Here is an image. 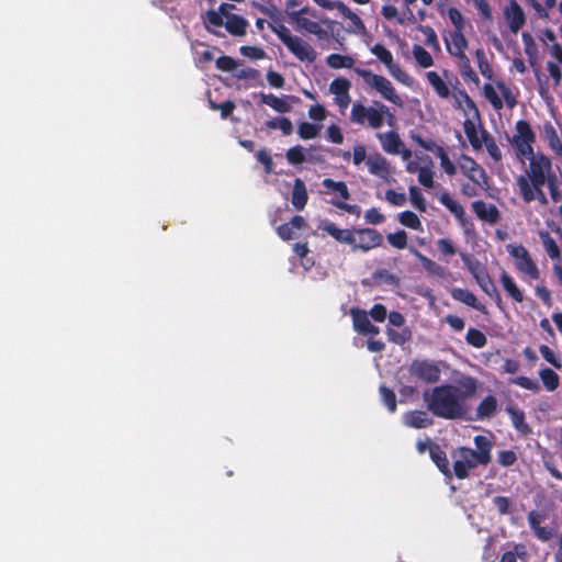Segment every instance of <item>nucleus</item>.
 I'll return each mask as SVG.
<instances>
[{
  "mask_svg": "<svg viewBox=\"0 0 562 562\" xmlns=\"http://www.w3.org/2000/svg\"><path fill=\"white\" fill-rule=\"evenodd\" d=\"M465 341L470 346L480 349L486 345L487 338L481 330L471 327L467 331Z\"/></svg>",
  "mask_w": 562,
  "mask_h": 562,
  "instance_id": "nucleus-43",
  "label": "nucleus"
},
{
  "mask_svg": "<svg viewBox=\"0 0 562 562\" xmlns=\"http://www.w3.org/2000/svg\"><path fill=\"white\" fill-rule=\"evenodd\" d=\"M427 79L440 98L446 99L450 95V90L447 83L440 78V76L436 71H428Z\"/></svg>",
  "mask_w": 562,
  "mask_h": 562,
  "instance_id": "nucleus-37",
  "label": "nucleus"
},
{
  "mask_svg": "<svg viewBox=\"0 0 562 562\" xmlns=\"http://www.w3.org/2000/svg\"><path fill=\"white\" fill-rule=\"evenodd\" d=\"M475 382L471 380L468 391H462L454 384L446 383L426 390L423 400L427 409L436 417L457 420L463 419L468 413L467 398L475 392Z\"/></svg>",
  "mask_w": 562,
  "mask_h": 562,
  "instance_id": "nucleus-1",
  "label": "nucleus"
},
{
  "mask_svg": "<svg viewBox=\"0 0 562 562\" xmlns=\"http://www.w3.org/2000/svg\"><path fill=\"white\" fill-rule=\"evenodd\" d=\"M286 160L293 166L303 164L306 160L304 148L301 145L293 146L286 150Z\"/></svg>",
  "mask_w": 562,
  "mask_h": 562,
  "instance_id": "nucleus-49",
  "label": "nucleus"
},
{
  "mask_svg": "<svg viewBox=\"0 0 562 562\" xmlns=\"http://www.w3.org/2000/svg\"><path fill=\"white\" fill-rule=\"evenodd\" d=\"M475 58H476L477 67L480 69V72L482 74V76L487 79H491L493 76V70L491 68L490 63L487 61L484 50L481 48H477L475 50Z\"/></svg>",
  "mask_w": 562,
  "mask_h": 562,
  "instance_id": "nucleus-51",
  "label": "nucleus"
},
{
  "mask_svg": "<svg viewBox=\"0 0 562 562\" xmlns=\"http://www.w3.org/2000/svg\"><path fill=\"white\" fill-rule=\"evenodd\" d=\"M260 103L272 108L279 113H289L292 110V105L289 101L299 102L300 99L294 95H284L279 98L272 93H260Z\"/></svg>",
  "mask_w": 562,
  "mask_h": 562,
  "instance_id": "nucleus-14",
  "label": "nucleus"
},
{
  "mask_svg": "<svg viewBox=\"0 0 562 562\" xmlns=\"http://www.w3.org/2000/svg\"><path fill=\"white\" fill-rule=\"evenodd\" d=\"M510 383L533 392H538L540 390L538 381L524 375L512 379Z\"/></svg>",
  "mask_w": 562,
  "mask_h": 562,
  "instance_id": "nucleus-59",
  "label": "nucleus"
},
{
  "mask_svg": "<svg viewBox=\"0 0 562 562\" xmlns=\"http://www.w3.org/2000/svg\"><path fill=\"white\" fill-rule=\"evenodd\" d=\"M226 31L233 36H244L247 32L248 21L238 14H231L224 22Z\"/></svg>",
  "mask_w": 562,
  "mask_h": 562,
  "instance_id": "nucleus-27",
  "label": "nucleus"
},
{
  "mask_svg": "<svg viewBox=\"0 0 562 562\" xmlns=\"http://www.w3.org/2000/svg\"><path fill=\"white\" fill-rule=\"evenodd\" d=\"M544 132L548 137L551 149H553L557 153L562 151V143L557 134L555 128L551 123H547L544 125Z\"/></svg>",
  "mask_w": 562,
  "mask_h": 562,
  "instance_id": "nucleus-54",
  "label": "nucleus"
},
{
  "mask_svg": "<svg viewBox=\"0 0 562 562\" xmlns=\"http://www.w3.org/2000/svg\"><path fill=\"white\" fill-rule=\"evenodd\" d=\"M266 126L271 130H280L283 135H290L293 132V124L291 120L285 116L271 119L266 122Z\"/></svg>",
  "mask_w": 562,
  "mask_h": 562,
  "instance_id": "nucleus-41",
  "label": "nucleus"
},
{
  "mask_svg": "<svg viewBox=\"0 0 562 562\" xmlns=\"http://www.w3.org/2000/svg\"><path fill=\"white\" fill-rule=\"evenodd\" d=\"M304 12V9L301 10V11H293V12H290L289 13V16L292 21H295L297 26L300 29H303L305 31H307L308 33L311 34H314V35H319L322 33V27L321 25L315 22V21H312L307 18H303L301 16L300 14Z\"/></svg>",
  "mask_w": 562,
  "mask_h": 562,
  "instance_id": "nucleus-28",
  "label": "nucleus"
},
{
  "mask_svg": "<svg viewBox=\"0 0 562 562\" xmlns=\"http://www.w3.org/2000/svg\"><path fill=\"white\" fill-rule=\"evenodd\" d=\"M480 285V288L488 295L493 296V294H496V285L488 274L486 269H480V273L475 274L474 278Z\"/></svg>",
  "mask_w": 562,
  "mask_h": 562,
  "instance_id": "nucleus-36",
  "label": "nucleus"
},
{
  "mask_svg": "<svg viewBox=\"0 0 562 562\" xmlns=\"http://www.w3.org/2000/svg\"><path fill=\"white\" fill-rule=\"evenodd\" d=\"M517 186L519 188V194L526 203H530L533 200H538L542 204L548 202L547 196L542 190L543 186L528 184L527 180L525 179L517 181Z\"/></svg>",
  "mask_w": 562,
  "mask_h": 562,
  "instance_id": "nucleus-16",
  "label": "nucleus"
},
{
  "mask_svg": "<svg viewBox=\"0 0 562 562\" xmlns=\"http://www.w3.org/2000/svg\"><path fill=\"white\" fill-rule=\"evenodd\" d=\"M322 184L327 191L339 194L344 201L350 199L348 187L344 181H335L330 178H326L323 180Z\"/></svg>",
  "mask_w": 562,
  "mask_h": 562,
  "instance_id": "nucleus-34",
  "label": "nucleus"
},
{
  "mask_svg": "<svg viewBox=\"0 0 562 562\" xmlns=\"http://www.w3.org/2000/svg\"><path fill=\"white\" fill-rule=\"evenodd\" d=\"M468 40L463 32H453L450 42L447 41V50L450 55L460 58L465 56Z\"/></svg>",
  "mask_w": 562,
  "mask_h": 562,
  "instance_id": "nucleus-25",
  "label": "nucleus"
},
{
  "mask_svg": "<svg viewBox=\"0 0 562 562\" xmlns=\"http://www.w3.org/2000/svg\"><path fill=\"white\" fill-rule=\"evenodd\" d=\"M504 18L513 33H517L526 23L524 10L515 0H510L509 4L505 7Z\"/></svg>",
  "mask_w": 562,
  "mask_h": 562,
  "instance_id": "nucleus-13",
  "label": "nucleus"
},
{
  "mask_svg": "<svg viewBox=\"0 0 562 562\" xmlns=\"http://www.w3.org/2000/svg\"><path fill=\"white\" fill-rule=\"evenodd\" d=\"M536 142V134L531 128V125L526 120H519L516 122V133L510 139V144L515 149L516 158L520 162H525L528 157L535 155L532 145Z\"/></svg>",
  "mask_w": 562,
  "mask_h": 562,
  "instance_id": "nucleus-5",
  "label": "nucleus"
},
{
  "mask_svg": "<svg viewBox=\"0 0 562 562\" xmlns=\"http://www.w3.org/2000/svg\"><path fill=\"white\" fill-rule=\"evenodd\" d=\"M355 72L360 76L367 85L375 89L385 100L396 105H402V99L387 78L362 68H355Z\"/></svg>",
  "mask_w": 562,
  "mask_h": 562,
  "instance_id": "nucleus-7",
  "label": "nucleus"
},
{
  "mask_svg": "<svg viewBox=\"0 0 562 562\" xmlns=\"http://www.w3.org/2000/svg\"><path fill=\"white\" fill-rule=\"evenodd\" d=\"M540 379L544 385V387L549 392H553L559 387L560 378L557 372H554L550 368H544L539 372Z\"/></svg>",
  "mask_w": 562,
  "mask_h": 562,
  "instance_id": "nucleus-38",
  "label": "nucleus"
},
{
  "mask_svg": "<svg viewBox=\"0 0 562 562\" xmlns=\"http://www.w3.org/2000/svg\"><path fill=\"white\" fill-rule=\"evenodd\" d=\"M378 137L384 151L392 155L400 154L403 142L396 132L380 133Z\"/></svg>",
  "mask_w": 562,
  "mask_h": 562,
  "instance_id": "nucleus-23",
  "label": "nucleus"
},
{
  "mask_svg": "<svg viewBox=\"0 0 562 562\" xmlns=\"http://www.w3.org/2000/svg\"><path fill=\"white\" fill-rule=\"evenodd\" d=\"M389 72L393 78L403 85L409 86L412 82L411 76L405 72L397 63H393L391 68H387Z\"/></svg>",
  "mask_w": 562,
  "mask_h": 562,
  "instance_id": "nucleus-60",
  "label": "nucleus"
},
{
  "mask_svg": "<svg viewBox=\"0 0 562 562\" xmlns=\"http://www.w3.org/2000/svg\"><path fill=\"white\" fill-rule=\"evenodd\" d=\"M439 202L457 218L461 225H465L468 217L464 207L454 200L449 192L438 194Z\"/></svg>",
  "mask_w": 562,
  "mask_h": 562,
  "instance_id": "nucleus-18",
  "label": "nucleus"
},
{
  "mask_svg": "<svg viewBox=\"0 0 562 562\" xmlns=\"http://www.w3.org/2000/svg\"><path fill=\"white\" fill-rule=\"evenodd\" d=\"M412 140L414 143H416L418 146H420L422 148H424L425 150H428V151H431L432 154H435L437 156V153H439V150H442L443 147L440 146V145H437L432 139H425L423 138L420 135H415L413 134L411 136Z\"/></svg>",
  "mask_w": 562,
  "mask_h": 562,
  "instance_id": "nucleus-57",
  "label": "nucleus"
},
{
  "mask_svg": "<svg viewBox=\"0 0 562 562\" xmlns=\"http://www.w3.org/2000/svg\"><path fill=\"white\" fill-rule=\"evenodd\" d=\"M321 128V125L302 122L299 124L297 134L302 139H312L319 134Z\"/></svg>",
  "mask_w": 562,
  "mask_h": 562,
  "instance_id": "nucleus-48",
  "label": "nucleus"
},
{
  "mask_svg": "<svg viewBox=\"0 0 562 562\" xmlns=\"http://www.w3.org/2000/svg\"><path fill=\"white\" fill-rule=\"evenodd\" d=\"M413 55L418 65L423 68H428L434 65L432 56L420 45H414Z\"/></svg>",
  "mask_w": 562,
  "mask_h": 562,
  "instance_id": "nucleus-47",
  "label": "nucleus"
},
{
  "mask_svg": "<svg viewBox=\"0 0 562 562\" xmlns=\"http://www.w3.org/2000/svg\"><path fill=\"white\" fill-rule=\"evenodd\" d=\"M398 222L411 229L418 231L422 228V222L419 217L412 211H404L398 215Z\"/></svg>",
  "mask_w": 562,
  "mask_h": 562,
  "instance_id": "nucleus-46",
  "label": "nucleus"
},
{
  "mask_svg": "<svg viewBox=\"0 0 562 562\" xmlns=\"http://www.w3.org/2000/svg\"><path fill=\"white\" fill-rule=\"evenodd\" d=\"M527 159L529 160V166L526 169V175L519 176L517 181L525 179L528 184L544 186L550 177L554 176L552 161L544 154L537 153Z\"/></svg>",
  "mask_w": 562,
  "mask_h": 562,
  "instance_id": "nucleus-4",
  "label": "nucleus"
},
{
  "mask_svg": "<svg viewBox=\"0 0 562 562\" xmlns=\"http://www.w3.org/2000/svg\"><path fill=\"white\" fill-rule=\"evenodd\" d=\"M252 5L270 19L269 27L285 45L291 54L301 61L314 63L317 58L315 49L299 36L291 34L290 30L282 23V13L276 4L269 5L260 2H252Z\"/></svg>",
  "mask_w": 562,
  "mask_h": 562,
  "instance_id": "nucleus-2",
  "label": "nucleus"
},
{
  "mask_svg": "<svg viewBox=\"0 0 562 562\" xmlns=\"http://www.w3.org/2000/svg\"><path fill=\"white\" fill-rule=\"evenodd\" d=\"M459 59L461 61L462 76L467 79L477 82L479 77H477L476 72L472 69L469 57L465 55L464 57H460Z\"/></svg>",
  "mask_w": 562,
  "mask_h": 562,
  "instance_id": "nucleus-63",
  "label": "nucleus"
},
{
  "mask_svg": "<svg viewBox=\"0 0 562 562\" xmlns=\"http://www.w3.org/2000/svg\"><path fill=\"white\" fill-rule=\"evenodd\" d=\"M505 411L509 415L512 424L518 432L524 436L531 434V427L526 422V414L522 409L515 405H507Z\"/></svg>",
  "mask_w": 562,
  "mask_h": 562,
  "instance_id": "nucleus-20",
  "label": "nucleus"
},
{
  "mask_svg": "<svg viewBox=\"0 0 562 562\" xmlns=\"http://www.w3.org/2000/svg\"><path fill=\"white\" fill-rule=\"evenodd\" d=\"M539 351L541 356L544 358V360L552 364L554 368H562L561 361L550 347H548L547 345H541Z\"/></svg>",
  "mask_w": 562,
  "mask_h": 562,
  "instance_id": "nucleus-62",
  "label": "nucleus"
},
{
  "mask_svg": "<svg viewBox=\"0 0 562 562\" xmlns=\"http://www.w3.org/2000/svg\"><path fill=\"white\" fill-rule=\"evenodd\" d=\"M501 283L506 291V293L517 303H521L524 301V294L521 290L518 288L514 279L507 273L503 272L501 276Z\"/></svg>",
  "mask_w": 562,
  "mask_h": 562,
  "instance_id": "nucleus-30",
  "label": "nucleus"
},
{
  "mask_svg": "<svg viewBox=\"0 0 562 562\" xmlns=\"http://www.w3.org/2000/svg\"><path fill=\"white\" fill-rule=\"evenodd\" d=\"M350 87L351 83L348 79L339 77L331 81L329 86V91L333 94H335V97L339 94H347V92H349Z\"/></svg>",
  "mask_w": 562,
  "mask_h": 562,
  "instance_id": "nucleus-55",
  "label": "nucleus"
},
{
  "mask_svg": "<svg viewBox=\"0 0 562 562\" xmlns=\"http://www.w3.org/2000/svg\"><path fill=\"white\" fill-rule=\"evenodd\" d=\"M498 407L497 398L490 394L485 396L477 405L476 412H475V419L476 420H484L492 418Z\"/></svg>",
  "mask_w": 562,
  "mask_h": 562,
  "instance_id": "nucleus-21",
  "label": "nucleus"
},
{
  "mask_svg": "<svg viewBox=\"0 0 562 562\" xmlns=\"http://www.w3.org/2000/svg\"><path fill=\"white\" fill-rule=\"evenodd\" d=\"M447 14L450 22L454 26L453 32H463L465 23L462 13L457 8L451 7L447 10Z\"/></svg>",
  "mask_w": 562,
  "mask_h": 562,
  "instance_id": "nucleus-56",
  "label": "nucleus"
},
{
  "mask_svg": "<svg viewBox=\"0 0 562 562\" xmlns=\"http://www.w3.org/2000/svg\"><path fill=\"white\" fill-rule=\"evenodd\" d=\"M459 167L461 172L474 184H477L482 189H486L488 187V176L486 175L485 169L472 157L462 155Z\"/></svg>",
  "mask_w": 562,
  "mask_h": 562,
  "instance_id": "nucleus-10",
  "label": "nucleus"
},
{
  "mask_svg": "<svg viewBox=\"0 0 562 562\" xmlns=\"http://www.w3.org/2000/svg\"><path fill=\"white\" fill-rule=\"evenodd\" d=\"M308 201V193L306 190V186L301 178H296L294 180L292 194H291V203L295 210L302 211Z\"/></svg>",
  "mask_w": 562,
  "mask_h": 562,
  "instance_id": "nucleus-22",
  "label": "nucleus"
},
{
  "mask_svg": "<svg viewBox=\"0 0 562 562\" xmlns=\"http://www.w3.org/2000/svg\"><path fill=\"white\" fill-rule=\"evenodd\" d=\"M209 106L212 110H214V111L220 110L221 111V117L223 120H226L233 113V111L236 108L235 103L232 100H226V101H224L222 103H216L211 98H209Z\"/></svg>",
  "mask_w": 562,
  "mask_h": 562,
  "instance_id": "nucleus-50",
  "label": "nucleus"
},
{
  "mask_svg": "<svg viewBox=\"0 0 562 562\" xmlns=\"http://www.w3.org/2000/svg\"><path fill=\"white\" fill-rule=\"evenodd\" d=\"M506 250L514 258L515 267L520 273L528 276L531 280L540 278V271L525 246L508 244Z\"/></svg>",
  "mask_w": 562,
  "mask_h": 562,
  "instance_id": "nucleus-8",
  "label": "nucleus"
},
{
  "mask_svg": "<svg viewBox=\"0 0 562 562\" xmlns=\"http://www.w3.org/2000/svg\"><path fill=\"white\" fill-rule=\"evenodd\" d=\"M411 373L427 383H436L440 379L439 367L428 360H415L411 366Z\"/></svg>",
  "mask_w": 562,
  "mask_h": 562,
  "instance_id": "nucleus-11",
  "label": "nucleus"
},
{
  "mask_svg": "<svg viewBox=\"0 0 562 562\" xmlns=\"http://www.w3.org/2000/svg\"><path fill=\"white\" fill-rule=\"evenodd\" d=\"M404 423L412 428L422 429L430 427L434 420L424 411H411L404 415Z\"/></svg>",
  "mask_w": 562,
  "mask_h": 562,
  "instance_id": "nucleus-24",
  "label": "nucleus"
},
{
  "mask_svg": "<svg viewBox=\"0 0 562 562\" xmlns=\"http://www.w3.org/2000/svg\"><path fill=\"white\" fill-rule=\"evenodd\" d=\"M370 50L386 68H391V65L395 63L392 53L381 43L374 44Z\"/></svg>",
  "mask_w": 562,
  "mask_h": 562,
  "instance_id": "nucleus-44",
  "label": "nucleus"
},
{
  "mask_svg": "<svg viewBox=\"0 0 562 562\" xmlns=\"http://www.w3.org/2000/svg\"><path fill=\"white\" fill-rule=\"evenodd\" d=\"M386 335L390 341L400 346H403L412 339V330L408 327H404L402 330H395L391 327H387Z\"/></svg>",
  "mask_w": 562,
  "mask_h": 562,
  "instance_id": "nucleus-40",
  "label": "nucleus"
},
{
  "mask_svg": "<svg viewBox=\"0 0 562 562\" xmlns=\"http://www.w3.org/2000/svg\"><path fill=\"white\" fill-rule=\"evenodd\" d=\"M437 157L440 159V165L448 176H454L457 172L456 165L450 160L445 148L437 153Z\"/></svg>",
  "mask_w": 562,
  "mask_h": 562,
  "instance_id": "nucleus-61",
  "label": "nucleus"
},
{
  "mask_svg": "<svg viewBox=\"0 0 562 562\" xmlns=\"http://www.w3.org/2000/svg\"><path fill=\"white\" fill-rule=\"evenodd\" d=\"M539 236H540L543 248L546 249L548 256L552 260H559L561 257L560 248H559L557 241L551 237L549 232H547V231L540 232Z\"/></svg>",
  "mask_w": 562,
  "mask_h": 562,
  "instance_id": "nucleus-32",
  "label": "nucleus"
},
{
  "mask_svg": "<svg viewBox=\"0 0 562 562\" xmlns=\"http://www.w3.org/2000/svg\"><path fill=\"white\" fill-rule=\"evenodd\" d=\"M407 233L400 229L395 233H390L386 236L389 244L396 249H404L407 246Z\"/></svg>",
  "mask_w": 562,
  "mask_h": 562,
  "instance_id": "nucleus-52",
  "label": "nucleus"
},
{
  "mask_svg": "<svg viewBox=\"0 0 562 562\" xmlns=\"http://www.w3.org/2000/svg\"><path fill=\"white\" fill-rule=\"evenodd\" d=\"M412 252L417 257L419 262L422 263L423 268L431 276L436 277H443L445 276V268L437 263L436 261L431 260L430 258L423 255L420 251H418L415 248L411 249Z\"/></svg>",
  "mask_w": 562,
  "mask_h": 562,
  "instance_id": "nucleus-29",
  "label": "nucleus"
},
{
  "mask_svg": "<svg viewBox=\"0 0 562 562\" xmlns=\"http://www.w3.org/2000/svg\"><path fill=\"white\" fill-rule=\"evenodd\" d=\"M521 37L524 42L525 54L528 56L530 65L533 66L538 57L537 44L535 43L532 36L527 32L522 33Z\"/></svg>",
  "mask_w": 562,
  "mask_h": 562,
  "instance_id": "nucleus-42",
  "label": "nucleus"
},
{
  "mask_svg": "<svg viewBox=\"0 0 562 562\" xmlns=\"http://www.w3.org/2000/svg\"><path fill=\"white\" fill-rule=\"evenodd\" d=\"M370 173L380 177V178H387L390 175V167L387 160L381 156L380 154H376L374 156H370L366 161Z\"/></svg>",
  "mask_w": 562,
  "mask_h": 562,
  "instance_id": "nucleus-26",
  "label": "nucleus"
},
{
  "mask_svg": "<svg viewBox=\"0 0 562 562\" xmlns=\"http://www.w3.org/2000/svg\"><path fill=\"white\" fill-rule=\"evenodd\" d=\"M451 296L453 300L459 301V302L481 312L482 314H485V315L488 314L486 306L484 304H482L481 302H479L475 294H473L468 289L454 288L451 290Z\"/></svg>",
  "mask_w": 562,
  "mask_h": 562,
  "instance_id": "nucleus-17",
  "label": "nucleus"
},
{
  "mask_svg": "<svg viewBox=\"0 0 562 562\" xmlns=\"http://www.w3.org/2000/svg\"><path fill=\"white\" fill-rule=\"evenodd\" d=\"M216 68L222 71H234L237 68V61L231 56H221L215 60Z\"/></svg>",
  "mask_w": 562,
  "mask_h": 562,
  "instance_id": "nucleus-64",
  "label": "nucleus"
},
{
  "mask_svg": "<svg viewBox=\"0 0 562 562\" xmlns=\"http://www.w3.org/2000/svg\"><path fill=\"white\" fill-rule=\"evenodd\" d=\"M481 135L483 136L482 145L483 144L485 145V148H486L488 155L495 161H497V162L501 161L503 158L502 151H501L498 145L496 144L495 139L493 138V136L485 128L481 130Z\"/></svg>",
  "mask_w": 562,
  "mask_h": 562,
  "instance_id": "nucleus-35",
  "label": "nucleus"
},
{
  "mask_svg": "<svg viewBox=\"0 0 562 562\" xmlns=\"http://www.w3.org/2000/svg\"><path fill=\"white\" fill-rule=\"evenodd\" d=\"M389 109L382 102H374V106H364L361 102H355L350 112V120L352 123L363 125L366 122L372 128H380L384 123V115Z\"/></svg>",
  "mask_w": 562,
  "mask_h": 562,
  "instance_id": "nucleus-6",
  "label": "nucleus"
},
{
  "mask_svg": "<svg viewBox=\"0 0 562 562\" xmlns=\"http://www.w3.org/2000/svg\"><path fill=\"white\" fill-rule=\"evenodd\" d=\"M472 211L476 215V217L483 222H486L491 225H495L501 217V213L496 205L487 204L483 200H476L471 204Z\"/></svg>",
  "mask_w": 562,
  "mask_h": 562,
  "instance_id": "nucleus-15",
  "label": "nucleus"
},
{
  "mask_svg": "<svg viewBox=\"0 0 562 562\" xmlns=\"http://www.w3.org/2000/svg\"><path fill=\"white\" fill-rule=\"evenodd\" d=\"M476 450L468 447H459L451 452L453 460L452 475L457 479L464 480L469 477V471L476 465H487L492 460V441L482 435L474 437Z\"/></svg>",
  "mask_w": 562,
  "mask_h": 562,
  "instance_id": "nucleus-3",
  "label": "nucleus"
},
{
  "mask_svg": "<svg viewBox=\"0 0 562 562\" xmlns=\"http://www.w3.org/2000/svg\"><path fill=\"white\" fill-rule=\"evenodd\" d=\"M319 229L327 233L331 236L336 241L340 244H346L352 247L355 244V228H339L335 223L330 221H324L318 226Z\"/></svg>",
  "mask_w": 562,
  "mask_h": 562,
  "instance_id": "nucleus-12",
  "label": "nucleus"
},
{
  "mask_svg": "<svg viewBox=\"0 0 562 562\" xmlns=\"http://www.w3.org/2000/svg\"><path fill=\"white\" fill-rule=\"evenodd\" d=\"M430 459L446 479H452V470L446 451L438 445L432 443L430 447Z\"/></svg>",
  "mask_w": 562,
  "mask_h": 562,
  "instance_id": "nucleus-19",
  "label": "nucleus"
},
{
  "mask_svg": "<svg viewBox=\"0 0 562 562\" xmlns=\"http://www.w3.org/2000/svg\"><path fill=\"white\" fill-rule=\"evenodd\" d=\"M380 396L384 405L387 407L390 413H394L397 408L396 403V395L393 390L387 387L386 385H381L380 389Z\"/></svg>",
  "mask_w": 562,
  "mask_h": 562,
  "instance_id": "nucleus-45",
  "label": "nucleus"
},
{
  "mask_svg": "<svg viewBox=\"0 0 562 562\" xmlns=\"http://www.w3.org/2000/svg\"><path fill=\"white\" fill-rule=\"evenodd\" d=\"M485 98L491 102L495 110H501L504 105L503 100L499 98L494 87L491 83H485L483 87Z\"/></svg>",
  "mask_w": 562,
  "mask_h": 562,
  "instance_id": "nucleus-58",
  "label": "nucleus"
},
{
  "mask_svg": "<svg viewBox=\"0 0 562 562\" xmlns=\"http://www.w3.org/2000/svg\"><path fill=\"white\" fill-rule=\"evenodd\" d=\"M350 314L352 317L353 329L359 334H362L368 329L370 324H372L369 319L368 312L364 310L351 308Z\"/></svg>",
  "mask_w": 562,
  "mask_h": 562,
  "instance_id": "nucleus-31",
  "label": "nucleus"
},
{
  "mask_svg": "<svg viewBox=\"0 0 562 562\" xmlns=\"http://www.w3.org/2000/svg\"><path fill=\"white\" fill-rule=\"evenodd\" d=\"M327 65L333 69L352 68L355 59L348 55L331 54L326 59Z\"/></svg>",
  "mask_w": 562,
  "mask_h": 562,
  "instance_id": "nucleus-39",
  "label": "nucleus"
},
{
  "mask_svg": "<svg viewBox=\"0 0 562 562\" xmlns=\"http://www.w3.org/2000/svg\"><path fill=\"white\" fill-rule=\"evenodd\" d=\"M411 203L422 213L426 212L427 204L426 200L419 188L416 186L409 187Z\"/></svg>",
  "mask_w": 562,
  "mask_h": 562,
  "instance_id": "nucleus-53",
  "label": "nucleus"
},
{
  "mask_svg": "<svg viewBox=\"0 0 562 562\" xmlns=\"http://www.w3.org/2000/svg\"><path fill=\"white\" fill-rule=\"evenodd\" d=\"M383 235L375 228H355V244H352L351 250H361L368 252L374 248L382 246Z\"/></svg>",
  "mask_w": 562,
  "mask_h": 562,
  "instance_id": "nucleus-9",
  "label": "nucleus"
},
{
  "mask_svg": "<svg viewBox=\"0 0 562 562\" xmlns=\"http://www.w3.org/2000/svg\"><path fill=\"white\" fill-rule=\"evenodd\" d=\"M463 131L473 149L479 150L482 148L483 136L477 134L474 122L471 119H467L463 122Z\"/></svg>",
  "mask_w": 562,
  "mask_h": 562,
  "instance_id": "nucleus-33",
  "label": "nucleus"
}]
</instances>
